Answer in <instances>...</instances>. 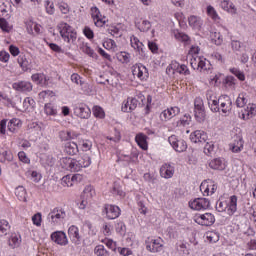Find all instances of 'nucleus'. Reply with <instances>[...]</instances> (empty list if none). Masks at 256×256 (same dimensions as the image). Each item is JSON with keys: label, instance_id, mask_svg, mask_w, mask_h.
<instances>
[{"label": "nucleus", "instance_id": "nucleus-1", "mask_svg": "<svg viewBox=\"0 0 256 256\" xmlns=\"http://www.w3.org/2000/svg\"><path fill=\"white\" fill-rule=\"evenodd\" d=\"M61 166L63 169H67L68 171L77 172L81 171L83 167H89L91 165V157L89 155H83L78 160L64 157L60 160Z\"/></svg>", "mask_w": 256, "mask_h": 256}, {"label": "nucleus", "instance_id": "nucleus-2", "mask_svg": "<svg viewBox=\"0 0 256 256\" xmlns=\"http://www.w3.org/2000/svg\"><path fill=\"white\" fill-rule=\"evenodd\" d=\"M60 35L66 43H75L77 39V32L69 24L62 22L58 25Z\"/></svg>", "mask_w": 256, "mask_h": 256}, {"label": "nucleus", "instance_id": "nucleus-3", "mask_svg": "<svg viewBox=\"0 0 256 256\" xmlns=\"http://www.w3.org/2000/svg\"><path fill=\"white\" fill-rule=\"evenodd\" d=\"M194 113H195V119L198 121V123H203V121H205V117H207V114L205 113V105L203 104V99L201 98L195 99Z\"/></svg>", "mask_w": 256, "mask_h": 256}, {"label": "nucleus", "instance_id": "nucleus-4", "mask_svg": "<svg viewBox=\"0 0 256 256\" xmlns=\"http://www.w3.org/2000/svg\"><path fill=\"white\" fill-rule=\"evenodd\" d=\"M93 197H95V189L93 186H86L81 196L80 209H85Z\"/></svg>", "mask_w": 256, "mask_h": 256}, {"label": "nucleus", "instance_id": "nucleus-5", "mask_svg": "<svg viewBox=\"0 0 256 256\" xmlns=\"http://www.w3.org/2000/svg\"><path fill=\"white\" fill-rule=\"evenodd\" d=\"M132 75L140 79V81H145L149 77V70L142 64H135L132 66Z\"/></svg>", "mask_w": 256, "mask_h": 256}, {"label": "nucleus", "instance_id": "nucleus-6", "mask_svg": "<svg viewBox=\"0 0 256 256\" xmlns=\"http://www.w3.org/2000/svg\"><path fill=\"white\" fill-rule=\"evenodd\" d=\"M210 202L206 198H196L189 202V207L194 211H204L209 209Z\"/></svg>", "mask_w": 256, "mask_h": 256}, {"label": "nucleus", "instance_id": "nucleus-7", "mask_svg": "<svg viewBox=\"0 0 256 256\" xmlns=\"http://www.w3.org/2000/svg\"><path fill=\"white\" fill-rule=\"evenodd\" d=\"M168 141L173 147L174 151H177V153H183V151H187V142L177 139V136H170Z\"/></svg>", "mask_w": 256, "mask_h": 256}, {"label": "nucleus", "instance_id": "nucleus-8", "mask_svg": "<svg viewBox=\"0 0 256 256\" xmlns=\"http://www.w3.org/2000/svg\"><path fill=\"white\" fill-rule=\"evenodd\" d=\"M74 115L80 119H89L91 117V109L85 104H78L74 107Z\"/></svg>", "mask_w": 256, "mask_h": 256}, {"label": "nucleus", "instance_id": "nucleus-9", "mask_svg": "<svg viewBox=\"0 0 256 256\" xmlns=\"http://www.w3.org/2000/svg\"><path fill=\"white\" fill-rule=\"evenodd\" d=\"M195 222L198 225H203L205 227H211L215 223V216L211 213H205L199 216H196Z\"/></svg>", "mask_w": 256, "mask_h": 256}, {"label": "nucleus", "instance_id": "nucleus-10", "mask_svg": "<svg viewBox=\"0 0 256 256\" xmlns=\"http://www.w3.org/2000/svg\"><path fill=\"white\" fill-rule=\"evenodd\" d=\"M200 191L204 195H213L217 191V184L213 180L203 181L200 185Z\"/></svg>", "mask_w": 256, "mask_h": 256}, {"label": "nucleus", "instance_id": "nucleus-11", "mask_svg": "<svg viewBox=\"0 0 256 256\" xmlns=\"http://www.w3.org/2000/svg\"><path fill=\"white\" fill-rule=\"evenodd\" d=\"M65 217H67L65 210L54 208L53 211L48 215V220L50 223L55 224L59 223L61 219H65Z\"/></svg>", "mask_w": 256, "mask_h": 256}, {"label": "nucleus", "instance_id": "nucleus-12", "mask_svg": "<svg viewBox=\"0 0 256 256\" xmlns=\"http://www.w3.org/2000/svg\"><path fill=\"white\" fill-rule=\"evenodd\" d=\"M91 15L92 19L94 21V25L96 27H103L105 23H107V20L105 19V16L101 15V12L99 11V8L94 7L91 9Z\"/></svg>", "mask_w": 256, "mask_h": 256}, {"label": "nucleus", "instance_id": "nucleus-13", "mask_svg": "<svg viewBox=\"0 0 256 256\" xmlns=\"http://www.w3.org/2000/svg\"><path fill=\"white\" fill-rule=\"evenodd\" d=\"M179 113H181L179 107H170L161 112L160 119L161 121H169L170 119H173V117H177Z\"/></svg>", "mask_w": 256, "mask_h": 256}, {"label": "nucleus", "instance_id": "nucleus-14", "mask_svg": "<svg viewBox=\"0 0 256 256\" xmlns=\"http://www.w3.org/2000/svg\"><path fill=\"white\" fill-rule=\"evenodd\" d=\"M12 88L15 89V91H20V93H29L30 91H33V84L28 81H19L15 82L12 85Z\"/></svg>", "mask_w": 256, "mask_h": 256}, {"label": "nucleus", "instance_id": "nucleus-15", "mask_svg": "<svg viewBox=\"0 0 256 256\" xmlns=\"http://www.w3.org/2000/svg\"><path fill=\"white\" fill-rule=\"evenodd\" d=\"M51 239L54 241V243H57V245H67L69 243V240H67V235L63 231H56L52 233Z\"/></svg>", "mask_w": 256, "mask_h": 256}, {"label": "nucleus", "instance_id": "nucleus-16", "mask_svg": "<svg viewBox=\"0 0 256 256\" xmlns=\"http://www.w3.org/2000/svg\"><path fill=\"white\" fill-rule=\"evenodd\" d=\"M219 101H220V108L222 113L224 114L229 113V111H231V106L233 105L231 98L227 95H224L219 98Z\"/></svg>", "mask_w": 256, "mask_h": 256}, {"label": "nucleus", "instance_id": "nucleus-17", "mask_svg": "<svg viewBox=\"0 0 256 256\" xmlns=\"http://www.w3.org/2000/svg\"><path fill=\"white\" fill-rule=\"evenodd\" d=\"M190 141L192 143H205L207 141V133L196 130L190 135Z\"/></svg>", "mask_w": 256, "mask_h": 256}, {"label": "nucleus", "instance_id": "nucleus-18", "mask_svg": "<svg viewBox=\"0 0 256 256\" xmlns=\"http://www.w3.org/2000/svg\"><path fill=\"white\" fill-rule=\"evenodd\" d=\"M105 213L109 219H117L121 215V210L118 206L106 205Z\"/></svg>", "mask_w": 256, "mask_h": 256}, {"label": "nucleus", "instance_id": "nucleus-19", "mask_svg": "<svg viewBox=\"0 0 256 256\" xmlns=\"http://www.w3.org/2000/svg\"><path fill=\"white\" fill-rule=\"evenodd\" d=\"M138 101L135 98L128 99L123 102L122 111L124 113H130V111H135L137 109Z\"/></svg>", "mask_w": 256, "mask_h": 256}, {"label": "nucleus", "instance_id": "nucleus-20", "mask_svg": "<svg viewBox=\"0 0 256 256\" xmlns=\"http://www.w3.org/2000/svg\"><path fill=\"white\" fill-rule=\"evenodd\" d=\"M255 115H256V106L254 104H248L242 113V119H244V121H247L249 119H253Z\"/></svg>", "mask_w": 256, "mask_h": 256}, {"label": "nucleus", "instance_id": "nucleus-21", "mask_svg": "<svg viewBox=\"0 0 256 256\" xmlns=\"http://www.w3.org/2000/svg\"><path fill=\"white\" fill-rule=\"evenodd\" d=\"M241 149H243V137L237 135L234 142L230 144V150L232 153H239Z\"/></svg>", "mask_w": 256, "mask_h": 256}, {"label": "nucleus", "instance_id": "nucleus-22", "mask_svg": "<svg viewBox=\"0 0 256 256\" xmlns=\"http://www.w3.org/2000/svg\"><path fill=\"white\" fill-rule=\"evenodd\" d=\"M209 167H211V169H215L217 171H223V170H225V167H227V164L225 163V160H223L221 158H216V159H213L212 161H210Z\"/></svg>", "mask_w": 256, "mask_h": 256}, {"label": "nucleus", "instance_id": "nucleus-23", "mask_svg": "<svg viewBox=\"0 0 256 256\" xmlns=\"http://www.w3.org/2000/svg\"><path fill=\"white\" fill-rule=\"evenodd\" d=\"M32 81L36 83L37 85H41V87H45L47 85V81H49V78L43 73H36L31 76Z\"/></svg>", "mask_w": 256, "mask_h": 256}, {"label": "nucleus", "instance_id": "nucleus-24", "mask_svg": "<svg viewBox=\"0 0 256 256\" xmlns=\"http://www.w3.org/2000/svg\"><path fill=\"white\" fill-rule=\"evenodd\" d=\"M173 173H175V170L173 169V167L169 164H164L161 168H160V175L161 177H163L164 179H171V177H173Z\"/></svg>", "mask_w": 256, "mask_h": 256}, {"label": "nucleus", "instance_id": "nucleus-25", "mask_svg": "<svg viewBox=\"0 0 256 256\" xmlns=\"http://www.w3.org/2000/svg\"><path fill=\"white\" fill-rule=\"evenodd\" d=\"M68 235L73 243L79 245V241H81V236H79V228H77L76 226H71L68 229Z\"/></svg>", "mask_w": 256, "mask_h": 256}, {"label": "nucleus", "instance_id": "nucleus-26", "mask_svg": "<svg viewBox=\"0 0 256 256\" xmlns=\"http://www.w3.org/2000/svg\"><path fill=\"white\" fill-rule=\"evenodd\" d=\"M146 248L151 253H159V251L163 250V244L159 240H152L151 243L146 245Z\"/></svg>", "mask_w": 256, "mask_h": 256}, {"label": "nucleus", "instance_id": "nucleus-27", "mask_svg": "<svg viewBox=\"0 0 256 256\" xmlns=\"http://www.w3.org/2000/svg\"><path fill=\"white\" fill-rule=\"evenodd\" d=\"M26 29L30 35L41 33V26L31 20L26 23Z\"/></svg>", "mask_w": 256, "mask_h": 256}, {"label": "nucleus", "instance_id": "nucleus-28", "mask_svg": "<svg viewBox=\"0 0 256 256\" xmlns=\"http://www.w3.org/2000/svg\"><path fill=\"white\" fill-rule=\"evenodd\" d=\"M8 245L12 249H17L21 245V235L17 233L12 234L9 238Z\"/></svg>", "mask_w": 256, "mask_h": 256}, {"label": "nucleus", "instance_id": "nucleus-29", "mask_svg": "<svg viewBox=\"0 0 256 256\" xmlns=\"http://www.w3.org/2000/svg\"><path fill=\"white\" fill-rule=\"evenodd\" d=\"M135 141L137 145L140 146V149H143V151H147L148 144H147V136L143 133H140L136 135Z\"/></svg>", "mask_w": 256, "mask_h": 256}, {"label": "nucleus", "instance_id": "nucleus-30", "mask_svg": "<svg viewBox=\"0 0 256 256\" xmlns=\"http://www.w3.org/2000/svg\"><path fill=\"white\" fill-rule=\"evenodd\" d=\"M65 152L68 155H77V153H79V147L77 146V143L75 142L66 143Z\"/></svg>", "mask_w": 256, "mask_h": 256}, {"label": "nucleus", "instance_id": "nucleus-31", "mask_svg": "<svg viewBox=\"0 0 256 256\" xmlns=\"http://www.w3.org/2000/svg\"><path fill=\"white\" fill-rule=\"evenodd\" d=\"M221 7L224 11H228V13H232L233 15L237 13V8H235V4L230 2L229 0H223L221 2Z\"/></svg>", "mask_w": 256, "mask_h": 256}, {"label": "nucleus", "instance_id": "nucleus-32", "mask_svg": "<svg viewBox=\"0 0 256 256\" xmlns=\"http://www.w3.org/2000/svg\"><path fill=\"white\" fill-rule=\"evenodd\" d=\"M173 68L176 69V73H179L180 75H191L189 68L185 64L174 62Z\"/></svg>", "mask_w": 256, "mask_h": 256}, {"label": "nucleus", "instance_id": "nucleus-33", "mask_svg": "<svg viewBox=\"0 0 256 256\" xmlns=\"http://www.w3.org/2000/svg\"><path fill=\"white\" fill-rule=\"evenodd\" d=\"M15 195L19 199V201L27 202V190L23 186H18L15 189Z\"/></svg>", "mask_w": 256, "mask_h": 256}, {"label": "nucleus", "instance_id": "nucleus-34", "mask_svg": "<svg viewBox=\"0 0 256 256\" xmlns=\"http://www.w3.org/2000/svg\"><path fill=\"white\" fill-rule=\"evenodd\" d=\"M189 26L193 27V29H201V25H203V20H201L197 16H190L188 18Z\"/></svg>", "mask_w": 256, "mask_h": 256}, {"label": "nucleus", "instance_id": "nucleus-35", "mask_svg": "<svg viewBox=\"0 0 256 256\" xmlns=\"http://www.w3.org/2000/svg\"><path fill=\"white\" fill-rule=\"evenodd\" d=\"M5 161H13V154L10 151L0 149V163H5Z\"/></svg>", "mask_w": 256, "mask_h": 256}, {"label": "nucleus", "instance_id": "nucleus-36", "mask_svg": "<svg viewBox=\"0 0 256 256\" xmlns=\"http://www.w3.org/2000/svg\"><path fill=\"white\" fill-rule=\"evenodd\" d=\"M139 158V154L137 152H132L131 155H121L120 161H126L127 163H136Z\"/></svg>", "mask_w": 256, "mask_h": 256}, {"label": "nucleus", "instance_id": "nucleus-37", "mask_svg": "<svg viewBox=\"0 0 256 256\" xmlns=\"http://www.w3.org/2000/svg\"><path fill=\"white\" fill-rule=\"evenodd\" d=\"M237 211V196L233 195L230 197V202L228 206V214L233 215Z\"/></svg>", "mask_w": 256, "mask_h": 256}, {"label": "nucleus", "instance_id": "nucleus-38", "mask_svg": "<svg viewBox=\"0 0 256 256\" xmlns=\"http://www.w3.org/2000/svg\"><path fill=\"white\" fill-rule=\"evenodd\" d=\"M211 42L214 45H222L223 44V36L219 32H211L210 34Z\"/></svg>", "mask_w": 256, "mask_h": 256}, {"label": "nucleus", "instance_id": "nucleus-39", "mask_svg": "<svg viewBox=\"0 0 256 256\" xmlns=\"http://www.w3.org/2000/svg\"><path fill=\"white\" fill-rule=\"evenodd\" d=\"M247 102H248L247 94L242 92L238 95V97L236 99V106L239 108H243V107H245Z\"/></svg>", "mask_w": 256, "mask_h": 256}, {"label": "nucleus", "instance_id": "nucleus-40", "mask_svg": "<svg viewBox=\"0 0 256 256\" xmlns=\"http://www.w3.org/2000/svg\"><path fill=\"white\" fill-rule=\"evenodd\" d=\"M136 27L139 29V31L147 32L149 29H151V22L149 20H142V22H136Z\"/></svg>", "mask_w": 256, "mask_h": 256}, {"label": "nucleus", "instance_id": "nucleus-41", "mask_svg": "<svg viewBox=\"0 0 256 256\" xmlns=\"http://www.w3.org/2000/svg\"><path fill=\"white\" fill-rule=\"evenodd\" d=\"M11 226L7 220H0V235L3 237L9 233Z\"/></svg>", "mask_w": 256, "mask_h": 256}, {"label": "nucleus", "instance_id": "nucleus-42", "mask_svg": "<svg viewBox=\"0 0 256 256\" xmlns=\"http://www.w3.org/2000/svg\"><path fill=\"white\" fill-rule=\"evenodd\" d=\"M118 61H120V63H129L131 61V55H129V53L127 52H119L116 55Z\"/></svg>", "mask_w": 256, "mask_h": 256}, {"label": "nucleus", "instance_id": "nucleus-43", "mask_svg": "<svg viewBox=\"0 0 256 256\" xmlns=\"http://www.w3.org/2000/svg\"><path fill=\"white\" fill-rule=\"evenodd\" d=\"M93 115L97 119H105V111L100 106H94L93 109Z\"/></svg>", "mask_w": 256, "mask_h": 256}, {"label": "nucleus", "instance_id": "nucleus-44", "mask_svg": "<svg viewBox=\"0 0 256 256\" xmlns=\"http://www.w3.org/2000/svg\"><path fill=\"white\" fill-rule=\"evenodd\" d=\"M18 63L23 71H29V60L25 56H19Z\"/></svg>", "mask_w": 256, "mask_h": 256}, {"label": "nucleus", "instance_id": "nucleus-45", "mask_svg": "<svg viewBox=\"0 0 256 256\" xmlns=\"http://www.w3.org/2000/svg\"><path fill=\"white\" fill-rule=\"evenodd\" d=\"M131 45L138 53H141L143 51V43L137 39V37H133L131 39Z\"/></svg>", "mask_w": 256, "mask_h": 256}, {"label": "nucleus", "instance_id": "nucleus-46", "mask_svg": "<svg viewBox=\"0 0 256 256\" xmlns=\"http://www.w3.org/2000/svg\"><path fill=\"white\" fill-rule=\"evenodd\" d=\"M191 123V116L185 114L182 119L177 122V127H187Z\"/></svg>", "mask_w": 256, "mask_h": 256}, {"label": "nucleus", "instance_id": "nucleus-47", "mask_svg": "<svg viewBox=\"0 0 256 256\" xmlns=\"http://www.w3.org/2000/svg\"><path fill=\"white\" fill-rule=\"evenodd\" d=\"M94 253L97 256H109V252H107V250H105V246H103V245L96 246L94 249Z\"/></svg>", "mask_w": 256, "mask_h": 256}, {"label": "nucleus", "instance_id": "nucleus-48", "mask_svg": "<svg viewBox=\"0 0 256 256\" xmlns=\"http://www.w3.org/2000/svg\"><path fill=\"white\" fill-rule=\"evenodd\" d=\"M230 73H232V75H235V77H237L239 81L245 80V73L241 72V70L237 68H230Z\"/></svg>", "mask_w": 256, "mask_h": 256}, {"label": "nucleus", "instance_id": "nucleus-49", "mask_svg": "<svg viewBox=\"0 0 256 256\" xmlns=\"http://www.w3.org/2000/svg\"><path fill=\"white\" fill-rule=\"evenodd\" d=\"M210 67H211V64H209V61H207V59L202 57V63L200 64V68L198 71H200V73H205L209 71Z\"/></svg>", "mask_w": 256, "mask_h": 256}, {"label": "nucleus", "instance_id": "nucleus-50", "mask_svg": "<svg viewBox=\"0 0 256 256\" xmlns=\"http://www.w3.org/2000/svg\"><path fill=\"white\" fill-rule=\"evenodd\" d=\"M219 103H220V101H219V99L217 100H213V101H211V102H209L208 103V105H209V107H210V109H211V111L213 112V113H219V111H220V107H219Z\"/></svg>", "mask_w": 256, "mask_h": 256}, {"label": "nucleus", "instance_id": "nucleus-51", "mask_svg": "<svg viewBox=\"0 0 256 256\" xmlns=\"http://www.w3.org/2000/svg\"><path fill=\"white\" fill-rule=\"evenodd\" d=\"M207 15L211 17L214 21H217L219 19V15H217V11H215V8L213 6H208L207 7Z\"/></svg>", "mask_w": 256, "mask_h": 256}, {"label": "nucleus", "instance_id": "nucleus-52", "mask_svg": "<svg viewBox=\"0 0 256 256\" xmlns=\"http://www.w3.org/2000/svg\"><path fill=\"white\" fill-rule=\"evenodd\" d=\"M46 115H57V110L53 107V104H46L44 107Z\"/></svg>", "mask_w": 256, "mask_h": 256}, {"label": "nucleus", "instance_id": "nucleus-53", "mask_svg": "<svg viewBox=\"0 0 256 256\" xmlns=\"http://www.w3.org/2000/svg\"><path fill=\"white\" fill-rule=\"evenodd\" d=\"M45 6H46V12L48 13V15H53V13H55V5L51 1L46 0Z\"/></svg>", "mask_w": 256, "mask_h": 256}, {"label": "nucleus", "instance_id": "nucleus-54", "mask_svg": "<svg viewBox=\"0 0 256 256\" xmlns=\"http://www.w3.org/2000/svg\"><path fill=\"white\" fill-rule=\"evenodd\" d=\"M59 136L61 141H69L70 139H73V135H71V132L65 130L61 131Z\"/></svg>", "mask_w": 256, "mask_h": 256}, {"label": "nucleus", "instance_id": "nucleus-55", "mask_svg": "<svg viewBox=\"0 0 256 256\" xmlns=\"http://www.w3.org/2000/svg\"><path fill=\"white\" fill-rule=\"evenodd\" d=\"M207 240L210 243H217V241H219V234H217L216 232H209L207 234Z\"/></svg>", "mask_w": 256, "mask_h": 256}, {"label": "nucleus", "instance_id": "nucleus-56", "mask_svg": "<svg viewBox=\"0 0 256 256\" xmlns=\"http://www.w3.org/2000/svg\"><path fill=\"white\" fill-rule=\"evenodd\" d=\"M0 28L2 29V31H6L7 33L11 31V27L9 26V23L5 18H0Z\"/></svg>", "mask_w": 256, "mask_h": 256}, {"label": "nucleus", "instance_id": "nucleus-57", "mask_svg": "<svg viewBox=\"0 0 256 256\" xmlns=\"http://www.w3.org/2000/svg\"><path fill=\"white\" fill-rule=\"evenodd\" d=\"M214 149H215V144H213V142H207L204 146L205 155H210V153H213Z\"/></svg>", "mask_w": 256, "mask_h": 256}, {"label": "nucleus", "instance_id": "nucleus-58", "mask_svg": "<svg viewBox=\"0 0 256 256\" xmlns=\"http://www.w3.org/2000/svg\"><path fill=\"white\" fill-rule=\"evenodd\" d=\"M103 47L106 49H117V44L115 43V40L109 39L108 41L103 43Z\"/></svg>", "mask_w": 256, "mask_h": 256}, {"label": "nucleus", "instance_id": "nucleus-59", "mask_svg": "<svg viewBox=\"0 0 256 256\" xmlns=\"http://www.w3.org/2000/svg\"><path fill=\"white\" fill-rule=\"evenodd\" d=\"M225 83L228 85V87H235L237 79H235L233 76H228L226 77Z\"/></svg>", "mask_w": 256, "mask_h": 256}, {"label": "nucleus", "instance_id": "nucleus-60", "mask_svg": "<svg viewBox=\"0 0 256 256\" xmlns=\"http://www.w3.org/2000/svg\"><path fill=\"white\" fill-rule=\"evenodd\" d=\"M81 49L83 53H86V55H89L90 57H95V52L91 49V47L83 45Z\"/></svg>", "mask_w": 256, "mask_h": 256}, {"label": "nucleus", "instance_id": "nucleus-61", "mask_svg": "<svg viewBox=\"0 0 256 256\" xmlns=\"http://www.w3.org/2000/svg\"><path fill=\"white\" fill-rule=\"evenodd\" d=\"M203 59V57L201 56H193L190 59V65L191 67H197L198 63H201V60Z\"/></svg>", "mask_w": 256, "mask_h": 256}, {"label": "nucleus", "instance_id": "nucleus-62", "mask_svg": "<svg viewBox=\"0 0 256 256\" xmlns=\"http://www.w3.org/2000/svg\"><path fill=\"white\" fill-rule=\"evenodd\" d=\"M32 221L36 225V227H41V214L40 213L35 214L32 217Z\"/></svg>", "mask_w": 256, "mask_h": 256}, {"label": "nucleus", "instance_id": "nucleus-63", "mask_svg": "<svg viewBox=\"0 0 256 256\" xmlns=\"http://www.w3.org/2000/svg\"><path fill=\"white\" fill-rule=\"evenodd\" d=\"M18 158L22 163H30L29 158L27 157V154L25 152H19L18 153Z\"/></svg>", "mask_w": 256, "mask_h": 256}, {"label": "nucleus", "instance_id": "nucleus-64", "mask_svg": "<svg viewBox=\"0 0 256 256\" xmlns=\"http://www.w3.org/2000/svg\"><path fill=\"white\" fill-rule=\"evenodd\" d=\"M84 35H85V37H87V39H93V37H94L93 30H91V28H89V27H85Z\"/></svg>", "mask_w": 256, "mask_h": 256}]
</instances>
